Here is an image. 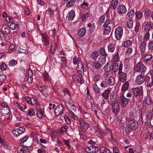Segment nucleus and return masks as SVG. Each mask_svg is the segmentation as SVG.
Wrapping results in <instances>:
<instances>
[{
    "label": "nucleus",
    "mask_w": 153,
    "mask_h": 153,
    "mask_svg": "<svg viewBox=\"0 0 153 153\" xmlns=\"http://www.w3.org/2000/svg\"><path fill=\"white\" fill-rule=\"evenodd\" d=\"M147 70L145 66L141 62H138L135 68V70L137 72H140L141 74H144Z\"/></svg>",
    "instance_id": "obj_1"
},
{
    "label": "nucleus",
    "mask_w": 153,
    "mask_h": 153,
    "mask_svg": "<svg viewBox=\"0 0 153 153\" xmlns=\"http://www.w3.org/2000/svg\"><path fill=\"white\" fill-rule=\"evenodd\" d=\"M123 30L122 27H118L115 29V37L117 40H120L123 34Z\"/></svg>",
    "instance_id": "obj_2"
},
{
    "label": "nucleus",
    "mask_w": 153,
    "mask_h": 153,
    "mask_svg": "<svg viewBox=\"0 0 153 153\" xmlns=\"http://www.w3.org/2000/svg\"><path fill=\"white\" fill-rule=\"evenodd\" d=\"M76 69L78 74L82 76L83 75L84 72L86 71L87 70V67L85 66L84 67L81 62L78 64Z\"/></svg>",
    "instance_id": "obj_3"
},
{
    "label": "nucleus",
    "mask_w": 153,
    "mask_h": 153,
    "mask_svg": "<svg viewBox=\"0 0 153 153\" xmlns=\"http://www.w3.org/2000/svg\"><path fill=\"white\" fill-rule=\"evenodd\" d=\"M117 13L120 15L122 16L126 13L127 10L126 6L123 5H120L118 6L117 8Z\"/></svg>",
    "instance_id": "obj_4"
},
{
    "label": "nucleus",
    "mask_w": 153,
    "mask_h": 153,
    "mask_svg": "<svg viewBox=\"0 0 153 153\" xmlns=\"http://www.w3.org/2000/svg\"><path fill=\"white\" fill-rule=\"evenodd\" d=\"M79 121L81 129L82 131H85L88 127V124L82 118H80Z\"/></svg>",
    "instance_id": "obj_5"
},
{
    "label": "nucleus",
    "mask_w": 153,
    "mask_h": 153,
    "mask_svg": "<svg viewBox=\"0 0 153 153\" xmlns=\"http://www.w3.org/2000/svg\"><path fill=\"white\" fill-rule=\"evenodd\" d=\"M25 129L22 127H19L13 130V134L16 137H17L24 132Z\"/></svg>",
    "instance_id": "obj_6"
},
{
    "label": "nucleus",
    "mask_w": 153,
    "mask_h": 153,
    "mask_svg": "<svg viewBox=\"0 0 153 153\" xmlns=\"http://www.w3.org/2000/svg\"><path fill=\"white\" fill-rule=\"evenodd\" d=\"M128 128L132 129H136L138 126L137 121L134 120H131L128 122Z\"/></svg>",
    "instance_id": "obj_7"
},
{
    "label": "nucleus",
    "mask_w": 153,
    "mask_h": 153,
    "mask_svg": "<svg viewBox=\"0 0 153 153\" xmlns=\"http://www.w3.org/2000/svg\"><path fill=\"white\" fill-rule=\"evenodd\" d=\"M132 91L134 96H142L143 94V91L142 89L136 88H133Z\"/></svg>",
    "instance_id": "obj_8"
},
{
    "label": "nucleus",
    "mask_w": 153,
    "mask_h": 153,
    "mask_svg": "<svg viewBox=\"0 0 153 153\" xmlns=\"http://www.w3.org/2000/svg\"><path fill=\"white\" fill-rule=\"evenodd\" d=\"M75 16V13L74 11L72 10L68 12L66 18V19L69 21H72L73 20Z\"/></svg>",
    "instance_id": "obj_9"
},
{
    "label": "nucleus",
    "mask_w": 153,
    "mask_h": 153,
    "mask_svg": "<svg viewBox=\"0 0 153 153\" xmlns=\"http://www.w3.org/2000/svg\"><path fill=\"white\" fill-rule=\"evenodd\" d=\"M63 107L62 105L60 104L56 107L55 109V113L57 116H59L63 112Z\"/></svg>",
    "instance_id": "obj_10"
},
{
    "label": "nucleus",
    "mask_w": 153,
    "mask_h": 153,
    "mask_svg": "<svg viewBox=\"0 0 153 153\" xmlns=\"http://www.w3.org/2000/svg\"><path fill=\"white\" fill-rule=\"evenodd\" d=\"M113 112L114 113H117L120 110L119 104L118 102H114L112 104Z\"/></svg>",
    "instance_id": "obj_11"
},
{
    "label": "nucleus",
    "mask_w": 153,
    "mask_h": 153,
    "mask_svg": "<svg viewBox=\"0 0 153 153\" xmlns=\"http://www.w3.org/2000/svg\"><path fill=\"white\" fill-rule=\"evenodd\" d=\"M120 102L121 104V106L125 107L128 103V100L124 96H120Z\"/></svg>",
    "instance_id": "obj_12"
},
{
    "label": "nucleus",
    "mask_w": 153,
    "mask_h": 153,
    "mask_svg": "<svg viewBox=\"0 0 153 153\" xmlns=\"http://www.w3.org/2000/svg\"><path fill=\"white\" fill-rule=\"evenodd\" d=\"M135 81L136 83L139 85L142 84L144 81L143 76L142 74H139L137 76Z\"/></svg>",
    "instance_id": "obj_13"
},
{
    "label": "nucleus",
    "mask_w": 153,
    "mask_h": 153,
    "mask_svg": "<svg viewBox=\"0 0 153 153\" xmlns=\"http://www.w3.org/2000/svg\"><path fill=\"white\" fill-rule=\"evenodd\" d=\"M119 79L120 82H124L126 81L127 75L126 74L123 72L119 73Z\"/></svg>",
    "instance_id": "obj_14"
},
{
    "label": "nucleus",
    "mask_w": 153,
    "mask_h": 153,
    "mask_svg": "<svg viewBox=\"0 0 153 153\" xmlns=\"http://www.w3.org/2000/svg\"><path fill=\"white\" fill-rule=\"evenodd\" d=\"M107 56H105V55H101L98 58L97 61L102 65H103L106 61V57Z\"/></svg>",
    "instance_id": "obj_15"
},
{
    "label": "nucleus",
    "mask_w": 153,
    "mask_h": 153,
    "mask_svg": "<svg viewBox=\"0 0 153 153\" xmlns=\"http://www.w3.org/2000/svg\"><path fill=\"white\" fill-rule=\"evenodd\" d=\"M1 113L3 116H5L10 114V109L7 107H3L1 110Z\"/></svg>",
    "instance_id": "obj_16"
},
{
    "label": "nucleus",
    "mask_w": 153,
    "mask_h": 153,
    "mask_svg": "<svg viewBox=\"0 0 153 153\" xmlns=\"http://www.w3.org/2000/svg\"><path fill=\"white\" fill-rule=\"evenodd\" d=\"M1 30L3 32H4V33L6 34H9L10 32V30L9 26L7 25H4L1 28Z\"/></svg>",
    "instance_id": "obj_17"
},
{
    "label": "nucleus",
    "mask_w": 153,
    "mask_h": 153,
    "mask_svg": "<svg viewBox=\"0 0 153 153\" xmlns=\"http://www.w3.org/2000/svg\"><path fill=\"white\" fill-rule=\"evenodd\" d=\"M33 73L32 70L31 69H29L28 71V78L27 81L29 83H31L33 82Z\"/></svg>",
    "instance_id": "obj_18"
},
{
    "label": "nucleus",
    "mask_w": 153,
    "mask_h": 153,
    "mask_svg": "<svg viewBox=\"0 0 153 153\" xmlns=\"http://www.w3.org/2000/svg\"><path fill=\"white\" fill-rule=\"evenodd\" d=\"M42 42L44 43V45H48L49 41L48 40V38L47 36L42 34Z\"/></svg>",
    "instance_id": "obj_19"
},
{
    "label": "nucleus",
    "mask_w": 153,
    "mask_h": 153,
    "mask_svg": "<svg viewBox=\"0 0 153 153\" xmlns=\"http://www.w3.org/2000/svg\"><path fill=\"white\" fill-rule=\"evenodd\" d=\"M153 24L151 23H147L145 26V30L146 32H149L151 29H152Z\"/></svg>",
    "instance_id": "obj_20"
},
{
    "label": "nucleus",
    "mask_w": 153,
    "mask_h": 153,
    "mask_svg": "<svg viewBox=\"0 0 153 153\" xmlns=\"http://www.w3.org/2000/svg\"><path fill=\"white\" fill-rule=\"evenodd\" d=\"M118 3V0H113L111 3L110 6L111 8L115 9Z\"/></svg>",
    "instance_id": "obj_21"
},
{
    "label": "nucleus",
    "mask_w": 153,
    "mask_h": 153,
    "mask_svg": "<svg viewBox=\"0 0 153 153\" xmlns=\"http://www.w3.org/2000/svg\"><path fill=\"white\" fill-rule=\"evenodd\" d=\"M110 62H108L104 66L103 69L105 72H108L111 71V66L110 65Z\"/></svg>",
    "instance_id": "obj_22"
},
{
    "label": "nucleus",
    "mask_w": 153,
    "mask_h": 153,
    "mask_svg": "<svg viewBox=\"0 0 153 153\" xmlns=\"http://www.w3.org/2000/svg\"><path fill=\"white\" fill-rule=\"evenodd\" d=\"M16 51L18 53H23L27 54L28 53L27 50L23 49L20 47L19 48L16 47Z\"/></svg>",
    "instance_id": "obj_23"
},
{
    "label": "nucleus",
    "mask_w": 153,
    "mask_h": 153,
    "mask_svg": "<svg viewBox=\"0 0 153 153\" xmlns=\"http://www.w3.org/2000/svg\"><path fill=\"white\" fill-rule=\"evenodd\" d=\"M108 48L109 52L112 53L115 49V45L113 43H110L108 45Z\"/></svg>",
    "instance_id": "obj_24"
},
{
    "label": "nucleus",
    "mask_w": 153,
    "mask_h": 153,
    "mask_svg": "<svg viewBox=\"0 0 153 153\" xmlns=\"http://www.w3.org/2000/svg\"><path fill=\"white\" fill-rule=\"evenodd\" d=\"M86 32V30L84 28H81L79 30L78 35L81 37H82L84 36Z\"/></svg>",
    "instance_id": "obj_25"
},
{
    "label": "nucleus",
    "mask_w": 153,
    "mask_h": 153,
    "mask_svg": "<svg viewBox=\"0 0 153 153\" xmlns=\"http://www.w3.org/2000/svg\"><path fill=\"white\" fill-rule=\"evenodd\" d=\"M67 1L66 7H70L74 5L76 1L75 0H68Z\"/></svg>",
    "instance_id": "obj_26"
},
{
    "label": "nucleus",
    "mask_w": 153,
    "mask_h": 153,
    "mask_svg": "<svg viewBox=\"0 0 153 153\" xmlns=\"http://www.w3.org/2000/svg\"><path fill=\"white\" fill-rule=\"evenodd\" d=\"M108 85H112L114 84V79L112 76H109L108 78Z\"/></svg>",
    "instance_id": "obj_27"
},
{
    "label": "nucleus",
    "mask_w": 153,
    "mask_h": 153,
    "mask_svg": "<svg viewBox=\"0 0 153 153\" xmlns=\"http://www.w3.org/2000/svg\"><path fill=\"white\" fill-rule=\"evenodd\" d=\"M99 55V52L98 51H96L93 53L91 55V59L93 60L96 59Z\"/></svg>",
    "instance_id": "obj_28"
},
{
    "label": "nucleus",
    "mask_w": 153,
    "mask_h": 153,
    "mask_svg": "<svg viewBox=\"0 0 153 153\" xmlns=\"http://www.w3.org/2000/svg\"><path fill=\"white\" fill-rule=\"evenodd\" d=\"M146 43L144 42H142L140 46V49L141 52L144 53L146 50Z\"/></svg>",
    "instance_id": "obj_29"
},
{
    "label": "nucleus",
    "mask_w": 153,
    "mask_h": 153,
    "mask_svg": "<svg viewBox=\"0 0 153 153\" xmlns=\"http://www.w3.org/2000/svg\"><path fill=\"white\" fill-rule=\"evenodd\" d=\"M93 88L95 93L97 94H100V89L98 87L96 84H94L93 85Z\"/></svg>",
    "instance_id": "obj_30"
},
{
    "label": "nucleus",
    "mask_w": 153,
    "mask_h": 153,
    "mask_svg": "<svg viewBox=\"0 0 153 153\" xmlns=\"http://www.w3.org/2000/svg\"><path fill=\"white\" fill-rule=\"evenodd\" d=\"M82 63L81 62V59L80 58H77L76 56H75L73 59V63L74 65H76L79 63Z\"/></svg>",
    "instance_id": "obj_31"
},
{
    "label": "nucleus",
    "mask_w": 153,
    "mask_h": 153,
    "mask_svg": "<svg viewBox=\"0 0 153 153\" xmlns=\"http://www.w3.org/2000/svg\"><path fill=\"white\" fill-rule=\"evenodd\" d=\"M100 151L103 153H111L109 149H106L105 147H102L100 149Z\"/></svg>",
    "instance_id": "obj_32"
},
{
    "label": "nucleus",
    "mask_w": 153,
    "mask_h": 153,
    "mask_svg": "<svg viewBox=\"0 0 153 153\" xmlns=\"http://www.w3.org/2000/svg\"><path fill=\"white\" fill-rule=\"evenodd\" d=\"M133 21L132 19L130 18L128 20L127 26L129 28H132L133 26Z\"/></svg>",
    "instance_id": "obj_33"
},
{
    "label": "nucleus",
    "mask_w": 153,
    "mask_h": 153,
    "mask_svg": "<svg viewBox=\"0 0 153 153\" xmlns=\"http://www.w3.org/2000/svg\"><path fill=\"white\" fill-rule=\"evenodd\" d=\"M104 27H105L104 30V34L105 35L108 34L111 31V27L109 26Z\"/></svg>",
    "instance_id": "obj_34"
},
{
    "label": "nucleus",
    "mask_w": 153,
    "mask_h": 153,
    "mask_svg": "<svg viewBox=\"0 0 153 153\" xmlns=\"http://www.w3.org/2000/svg\"><path fill=\"white\" fill-rule=\"evenodd\" d=\"M135 12L134 10L131 9L129 11L128 13V15L129 17L130 18L132 19L135 15Z\"/></svg>",
    "instance_id": "obj_35"
},
{
    "label": "nucleus",
    "mask_w": 153,
    "mask_h": 153,
    "mask_svg": "<svg viewBox=\"0 0 153 153\" xmlns=\"http://www.w3.org/2000/svg\"><path fill=\"white\" fill-rule=\"evenodd\" d=\"M102 66V65L98 62V61L97 62H94L93 63V66L97 69H100Z\"/></svg>",
    "instance_id": "obj_36"
},
{
    "label": "nucleus",
    "mask_w": 153,
    "mask_h": 153,
    "mask_svg": "<svg viewBox=\"0 0 153 153\" xmlns=\"http://www.w3.org/2000/svg\"><path fill=\"white\" fill-rule=\"evenodd\" d=\"M118 64L117 63H114L112 65V68L114 72H116L118 71Z\"/></svg>",
    "instance_id": "obj_37"
},
{
    "label": "nucleus",
    "mask_w": 153,
    "mask_h": 153,
    "mask_svg": "<svg viewBox=\"0 0 153 153\" xmlns=\"http://www.w3.org/2000/svg\"><path fill=\"white\" fill-rule=\"evenodd\" d=\"M152 57L153 56L151 54H147L144 57V60L147 63L148 61L152 59Z\"/></svg>",
    "instance_id": "obj_38"
},
{
    "label": "nucleus",
    "mask_w": 153,
    "mask_h": 153,
    "mask_svg": "<svg viewBox=\"0 0 153 153\" xmlns=\"http://www.w3.org/2000/svg\"><path fill=\"white\" fill-rule=\"evenodd\" d=\"M56 45L55 43H52L50 48V50L51 53L53 54H54V51L56 50Z\"/></svg>",
    "instance_id": "obj_39"
},
{
    "label": "nucleus",
    "mask_w": 153,
    "mask_h": 153,
    "mask_svg": "<svg viewBox=\"0 0 153 153\" xmlns=\"http://www.w3.org/2000/svg\"><path fill=\"white\" fill-rule=\"evenodd\" d=\"M9 27L12 30H15L17 29L18 28V25L15 23H12L11 24L10 26Z\"/></svg>",
    "instance_id": "obj_40"
},
{
    "label": "nucleus",
    "mask_w": 153,
    "mask_h": 153,
    "mask_svg": "<svg viewBox=\"0 0 153 153\" xmlns=\"http://www.w3.org/2000/svg\"><path fill=\"white\" fill-rule=\"evenodd\" d=\"M17 61L13 59L9 62V65L10 66H14L17 64Z\"/></svg>",
    "instance_id": "obj_41"
},
{
    "label": "nucleus",
    "mask_w": 153,
    "mask_h": 153,
    "mask_svg": "<svg viewBox=\"0 0 153 153\" xmlns=\"http://www.w3.org/2000/svg\"><path fill=\"white\" fill-rule=\"evenodd\" d=\"M99 54L100 53L101 55H105V56H107L108 54L105 52V48L104 47H102L100 51H99Z\"/></svg>",
    "instance_id": "obj_42"
},
{
    "label": "nucleus",
    "mask_w": 153,
    "mask_h": 153,
    "mask_svg": "<svg viewBox=\"0 0 153 153\" xmlns=\"http://www.w3.org/2000/svg\"><path fill=\"white\" fill-rule=\"evenodd\" d=\"M135 14L136 17L137 19H140L142 18V14L141 12L140 11H137L136 12Z\"/></svg>",
    "instance_id": "obj_43"
},
{
    "label": "nucleus",
    "mask_w": 153,
    "mask_h": 153,
    "mask_svg": "<svg viewBox=\"0 0 153 153\" xmlns=\"http://www.w3.org/2000/svg\"><path fill=\"white\" fill-rule=\"evenodd\" d=\"M61 58L62 65L63 67H65L66 66V58L64 56H62Z\"/></svg>",
    "instance_id": "obj_44"
},
{
    "label": "nucleus",
    "mask_w": 153,
    "mask_h": 153,
    "mask_svg": "<svg viewBox=\"0 0 153 153\" xmlns=\"http://www.w3.org/2000/svg\"><path fill=\"white\" fill-rule=\"evenodd\" d=\"M37 116L39 118H42L43 117V115L42 112V111L41 109L38 110L37 111Z\"/></svg>",
    "instance_id": "obj_45"
},
{
    "label": "nucleus",
    "mask_w": 153,
    "mask_h": 153,
    "mask_svg": "<svg viewBox=\"0 0 153 153\" xmlns=\"http://www.w3.org/2000/svg\"><path fill=\"white\" fill-rule=\"evenodd\" d=\"M129 84L128 82H126L123 85L122 87V90H123L126 91L128 88Z\"/></svg>",
    "instance_id": "obj_46"
},
{
    "label": "nucleus",
    "mask_w": 153,
    "mask_h": 153,
    "mask_svg": "<svg viewBox=\"0 0 153 153\" xmlns=\"http://www.w3.org/2000/svg\"><path fill=\"white\" fill-rule=\"evenodd\" d=\"M89 16V14L88 13H85L82 17V19L83 21H85Z\"/></svg>",
    "instance_id": "obj_47"
},
{
    "label": "nucleus",
    "mask_w": 153,
    "mask_h": 153,
    "mask_svg": "<svg viewBox=\"0 0 153 153\" xmlns=\"http://www.w3.org/2000/svg\"><path fill=\"white\" fill-rule=\"evenodd\" d=\"M108 82L106 81H103L100 83V86L102 87L105 88L108 86Z\"/></svg>",
    "instance_id": "obj_48"
},
{
    "label": "nucleus",
    "mask_w": 153,
    "mask_h": 153,
    "mask_svg": "<svg viewBox=\"0 0 153 153\" xmlns=\"http://www.w3.org/2000/svg\"><path fill=\"white\" fill-rule=\"evenodd\" d=\"M151 82L149 81L147 82L146 86L148 87H151L153 85V76L152 77Z\"/></svg>",
    "instance_id": "obj_49"
},
{
    "label": "nucleus",
    "mask_w": 153,
    "mask_h": 153,
    "mask_svg": "<svg viewBox=\"0 0 153 153\" xmlns=\"http://www.w3.org/2000/svg\"><path fill=\"white\" fill-rule=\"evenodd\" d=\"M92 146H87L85 148V151L88 153H92V152L91 151H92Z\"/></svg>",
    "instance_id": "obj_50"
},
{
    "label": "nucleus",
    "mask_w": 153,
    "mask_h": 153,
    "mask_svg": "<svg viewBox=\"0 0 153 153\" xmlns=\"http://www.w3.org/2000/svg\"><path fill=\"white\" fill-rule=\"evenodd\" d=\"M30 104H33V103L36 104L37 103V101L35 97H33L30 100Z\"/></svg>",
    "instance_id": "obj_51"
},
{
    "label": "nucleus",
    "mask_w": 153,
    "mask_h": 153,
    "mask_svg": "<svg viewBox=\"0 0 153 153\" xmlns=\"http://www.w3.org/2000/svg\"><path fill=\"white\" fill-rule=\"evenodd\" d=\"M126 95V96H131V94L129 92H127L126 90H123L121 92V96H124V95Z\"/></svg>",
    "instance_id": "obj_52"
},
{
    "label": "nucleus",
    "mask_w": 153,
    "mask_h": 153,
    "mask_svg": "<svg viewBox=\"0 0 153 153\" xmlns=\"http://www.w3.org/2000/svg\"><path fill=\"white\" fill-rule=\"evenodd\" d=\"M74 111H69V116L72 118H73L74 120H76V117L75 116V114L73 112Z\"/></svg>",
    "instance_id": "obj_53"
},
{
    "label": "nucleus",
    "mask_w": 153,
    "mask_h": 153,
    "mask_svg": "<svg viewBox=\"0 0 153 153\" xmlns=\"http://www.w3.org/2000/svg\"><path fill=\"white\" fill-rule=\"evenodd\" d=\"M0 143H1V145L4 146V147L7 148V145H6V143L2 139L1 137L0 136Z\"/></svg>",
    "instance_id": "obj_54"
},
{
    "label": "nucleus",
    "mask_w": 153,
    "mask_h": 153,
    "mask_svg": "<svg viewBox=\"0 0 153 153\" xmlns=\"http://www.w3.org/2000/svg\"><path fill=\"white\" fill-rule=\"evenodd\" d=\"M1 69L2 71L5 70L7 68V66L4 62H3L0 65Z\"/></svg>",
    "instance_id": "obj_55"
},
{
    "label": "nucleus",
    "mask_w": 153,
    "mask_h": 153,
    "mask_svg": "<svg viewBox=\"0 0 153 153\" xmlns=\"http://www.w3.org/2000/svg\"><path fill=\"white\" fill-rule=\"evenodd\" d=\"M110 90L107 89L102 94L101 96H108V95L110 93Z\"/></svg>",
    "instance_id": "obj_56"
},
{
    "label": "nucleus",
    "mask_w": 153,
    "mask_h": 153,
    "mask_svg": "<svg viewBox=\"0 0 153 153\" xmlns=\"http://www.w3.org/2000/svg\"><path fill=\"white\" fill-rule=\"evenodd\" d=\"M145 102L146 104L149 105L151 104L152 102V100L149 97L145 99Z\"/></svg>",
    "instance_id": "obj_57"
},
{
    "label": "nucleus",
    "mask_w": 153,
    "mask_h": 153,
    "mask_svg": "<svg viewBox=\"0 0 153 153\" xmlns=\"http://www.w3.org/2000/svg\"><path fill=\"white\" fill-rule=\"evenodd\" d=\"M98 148L97 147L92 146V151L91 152H92V153H95L96 152H97L98 150Z\"/></svg>",
    "instance_id": "obj_58"
},
{
    "label": "nucleus",
    "mask_w": 153,
    "mask_h": 153,
    "mask_svg": "<svg viewBox=\"0 0 153 153\" xmlns=\"http://www.w3.org/2000/svg\"><path fill=\"white\" fill-rule=\"evenodd\" d=\"M151 13V10L150 9H147L145 11V15L146 17L148 16Z\"/></svg>",
    "instance_id": "obj_59"
},
{
    "label": "nucleus",
    "mask_w": 153,
    "mask_h": 153,
    "mask_svg": "<svg viewBox=\"0 0 153 153\" xmlns=\"http://www.w3.org/2000/svg\"><path fill=\"white\" fill-rule=\"evenodd\" d=\"M64 93L66 95H68L69 96L70 95V93L69 90L67 88H64L63 90Z\"/></svg>",
    "instance_id": "obj_60"
},
{
    "label": "nucleus",
    "mask_w": 153,
    "mask_h": 153,
    "mask_svg": "<svg viewBox=\"0 0 153 153\" xmlns=\"http://www.w3.org/2000/svg\"><path fill=\"white\" fill-rule=\"evenodd\" d=\"M6 79L5 76L3 74H0V82L4 81Z\"/></svg>",
    "instance_id": "obj_61"
},
{
    "label": "nucleus",
    "mask_w": 153,
    "mask_h": 153,
    "mask_svg": "<svg viewBox=\"0 0 153 153\" xmlns=\"http://www.w3.org/2000/svg\"><path fill=\"white\" fill-rule=\"evenodd\" d=\"M149 48L150 50H153V42L150 41L149 43Z\"/></svg>",
    "instance_id": "obj_62"
},
{
    "label": "nucleus",
    "mask_w": 153,
    "mask_h": 153,
    "mask_svg": "<svg viewBox=\"0 0 153 153\" xmlns=\"http://www.w3.org/2000/svg\"><path fill=\"white\" fill-rule=\"evenodd\" d=\"M43 77L45 80H48L49 78V74L48 73H45L43 74Z\"/></svg>",
    "instance_id": "obj_63"
},
{
    "label": "nucleus",
    "mask_w": 153,
    "mask_h": 153,
    "mask_svg": "<svg viewBox=\"0 0 153 153\" xmlns=\"http://www.w3.org/2000/svg\"><path fill=\"white\" fill-rule=\"evenodd\" d=\"M100 79V76L98 74L96 75L94 77V81L97 82Z\"/></svg>",
    "instance_id": "obj_64"
}]
</instances>
